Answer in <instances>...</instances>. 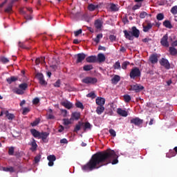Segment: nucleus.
I'll return each instance as SVG.
<instances>
[{"instance_id": "12", "label": "nucleus", "mask_w": 177, "mask_h": 177, "mask_svg": "<svg viewBox=\"0 0 177 177\" xmlns=\"http://www.w3.org/2000/svg\"><path fill=\"white\" fill-rule=\"evenodd\" d=\"M149 60L151 64H156L158 63V55L157 54H152L150 55Z\"/></svg>"}, {"instance_id": "43", "label": "nucleus", "mask_w": 177, "mask_h": 177, "mask_svg": "<svg viewBox=\"0 0 177 177\" xmlns=\"http://www.w3.org/2000/svg\"><path fill=\"white\" fill-rule=\"evenodd\" d=\"M164 14L163 13H158L156 15V19L157 20H158L159 21H161V20H164Z\"/></svg>"}, {"instance_id": "52", "label": "nucleus", "mask_w": 177, "mask_h": 177, "mask_svg": "<svg viewBox=\"0 0 177 177\" xmlns=\"http://www.w3.org/2000/svg\"><path fill=\"white\" fill-rule=\"evenodd\" d=\"M28 113H30V108L25 107L23 109L22 114L24 115H26Z\"/></svg>"}, {"instance_id": "11", "label": "nucleus", "mask_w": 177, "mask_h": 177, "mask_svg": "<svg viewBox=\"0 0 177 177\" xmlns=\"http://www.w3.org/2000/svg\"><path fill=\"white\" fill-rule=\"evenodd\" d=\"M131 124H133L136 127H140L143 124V120L139 118H135L130 120Z\"/></svg>"}, {"instance_id": "54", "label": "nucleus", "mask_w": 177, "mask_h": 177, "mask_svg": "<svg viewBox=\"0 0 177 177\" xmlns=\"http://www.w3.org/2000/svg\"><path fill=\"white\" fill-rule=\"evenodd\" d=\"M8 154L9 156H13V154H15V148H13V147L9 148Z\"/></svg>"}, {"instance_id": "26", "label": "nucleus", "mask_w": 177, "mask_h": 177, "mask_svg": "<svg viewBox=\"0 0 177 177\" xmlns=\"http://www.w3.org/2000/svg\"><path fill=\"white\" fill-rule=\"evenodd\" d=\"M164 27L166 28H173L172 24H171V21L169 20H165L162 23Z\"/></svg>"}, {"instance_id": "45", "label": "nucleus", "mask_w": 177, "mask_h": 177, "mask_svg": "<svg viewBox=\"0 0 177 177\" xmlns=\"http://www.w3.org/2000/svg\"><path fill=\"white\" fill-rule=\"evenodd\" d=\"M130 63L128 61L124 62L122 64V70H127V67H128V66H129Z\"/></svg>"}, {"instance_id": "58", "label": "nucleus", "mask_w": 177, "mask_h": 177, "mask_svg": "<svg viewBox=\"0 0 177 177\" xmlns=\"http://www.w3.org/2000/svg\"><path fill=\"white\" fill-rule=\"evenodd\" d=\"M61 111V114L63 117H67V110L66 109H60Z\"/></svg>"}, {"instance_id": "8", "label": "nucleus", "mask_w": 177, "mask_h": 177, "mask_svg": "<svg viewBox=\"0 0 177 177\" xmlns=\"http://www.w3.org/2000/svg\"><path fill=\"white\" fill-rule=\"evenodd\" d=\"M36 78L39 80L40 85H48V83L46 81H45V79L44 77V75L42 73H38L36 74Z\"/></svg>"}, {"instance_id": "37", "label": "nucleus", "mask_w": 177, "mask_h": 177, "mask_svg": "<svg viewBox=\"0 0 177 177\" xmlns=\"http://www.w3.org/2000/svg\"><path fill=\"white\" fill-rule=\"evenodd\" d=\"M28 88V84L27 83H23L19 85V88L21 91H26Z\"/></svg>"}, {"instance_id": "56", "label": "nucleus", "mask_w": 177, "mask_h": 177, "mask_svg": "<svg viewBox=\"0 0 177 177\" xmlns=\"http://www.w3.org/2000/svg\"><path fill=\"white\" fill-rule=\"evenodd\" d=\"M140 8H142V3H139L133 7V10H137V9H140Z\"/></svg>"}, {"instance_id": "36", "label": "nucleus", "mask_w": 177, "mask_h": 177, "mask_svg": "<svg viewBox=\"0 0 177 177\" xmlns=\"http://www.w3.org/2000/svg\"><path fill=\"white\" fill-rule=\"evenodd\" d=\"M6 81L8 84H12V82H15V81H17V77L15 76H12L11 77L6 79Z\"/></svg>"}, {"instance_id": "41", "label": "nucleus", "mask_w": 177, "mask_h": 177, "mask_svg": "<svg viewBox=\"0 0 177 177\" xmlns=\"http://www.w3.org/2000/svg\"><path fill=\"white\" fill-rule=\"evenodd\" d=\"M123 99L125 103H129L131 102V95H123Z\"/></svg>"}, {"instance_id": "57", "label": "nucleus", "mask_w": 177, "mask_h": 177, "mask_svg": "<svg viewBox=\"0 0 177 177\" xmlns=\"http://www.w3.org/2000/svg\"><path fill=\"white\" fill-rule=\"evenodd\" d=\"M41 160V155H37L35 157V164H38V162Z\"/></svg>"}, {"instance_id": "62", "label": "nucleus", "mask_w": 177, "mask_h": 177, "mask_svg": "<svg viewBox=\"0 0 177 177\" xmlns=\"http://www.w3.org/2000/svg\"><path fill=\"white\" fill-rule=\"evenodd\" d=\"M84 129H90L91 128V123L90 122H86L85 124L84 123Z\"/></svg>"}, {"instance_id": "1", "label": "nucleus", "mask_w": 177, "mask_h": 177, "mask_svg": "<svg viewBox=\"0 0 177 177\" xmlns=\"http://www.w3.org/2000/svg\"><path fill=\"white\" fill-rule=\"evenodd\" d=\"M115 165L118 164V156L114 150L108 149L104 151L97 152L91 156L90 160L82 167L83 171H93L99 169L104 165Z\"/></svg>"}, {"instance_id": "64", "label": "nucleus", "mask_w": 177, "mask_h": 177, "mask_svg": "<svg viewBox=\"0 0 177 177\" xmlns=\"http://www.w3.org/2000/svg\"><path fill=\"white\" fill-rule=\"evenodd\" d=\"M38 103H39V98L35 97V99H33L32 104H38Z\"/></svg>"}, {"instance_id": "31", "label": "nucleus", "mask_w": 177, "mask_h": 177, "mask_svg": "<svg viewBox=\"0 0 177 177\" xmlns=\"http://www.w3.org/2000/svg\"><path fill=\"white\" fill-rule=\"evenodd\" d=\"M99 8L98 5H94L93 3L89 4L88 6V10H90V12H93V10H95V9H97Z\"/></svg>"}, {"instance_id": "25", "label": "nucleus", "mask_w": 177, "mask_h": 177, "mask_svg": "<svg viewBox=\"0 0 177 177\" xmlns=\"http://www.w3.org/2000/svg\"><path fill=\"white\" fill-rule=\"evenodd\" d=\"M120 80H121V77H120V75H115L111 79V82L115 85V84H118V82H120Z\"/></svg>"}, {"instance_id": "20", "label": "nucleus", "mask_w": 177, "mask_h": 177, "mask_svg": "<svg viewBox=\"0 0 177 177\" xmlns=\"http://www.w3.org/2000/svg\"><path fill=\"white\" fill-rule=\"evenodd\" d=\"M97 62L99 63H103L106 62V56L103 53H99L97 57Z\"/></svg>"}, {"instance_id": "4", "label": "nucleus", "mask_w": 177, "mask_h": 177, "mask_svg": "<svg viewBox=\"0 0 177 177\" xmlns=\"http://www.w3.org/2000/svg\"><path fill=\"white\" fill-rule=\"evenodd\" d=\"M159 63L160 66L162 67L165 68L166 70H169L171 68V64H169V61L165 58H162L160 61Z\"/></svg>"}, {"instance_id": "21", "label": "nucleus", "mask_w": 177, "mask_h": 177, "mask_svg": "<svg viewBox=\"0 0 177 177\" xmlns=\"http://www.w3.org/2000/svg\"><path fill=\"white\" fill-rule=\"evenodd\" d=\"M30 133L32 135V136L37 138L38 139H39L41 136V133H39V131H37L35 129H30Z\"/></svg>"}, {"instance_id": "18", "label": "nucleus", "mask_w": 177, "mask_h": 177, "mask_svg": "<svg viewBox=\"0 0 177 177\" xmlns=\"http://www.w3.org/2000/svg\"><path fill=\"white\" fill-rule=\"evenodd\" d=\"M117 113L121 117H128V111L123 110L121 108H118L117 109Z\"/></svg>"}, {"instance_id": "53", "label": "nucleus", "mask_w": 177, "mask_h": 177, "mask_svg": "<svg viewBox=\"0 0 177 177\" xmlns=\"http://www.w3.org/2000/svg\"><path fill=\"white\" fill-rule=\"evenodd\" d=\"M62 84V82L60 80H57L55 83H54V86L55 88H60V84Z\"/></svg>"}, {"instance_id": "63", "label": "nucleus", "mask_w": 177, "mask_h": 177, "mask_svg": "<svg viewBox=\"0 0 177 177\" xmlns=\"http://www.w3.org/2000/svg\"><path fill=\"white\" fill-rule=\"evenodd\" d=\"M60 143L62 144V145H67V143H68V141L67 140V139H66V138H63V139H61L60 140Z\"/></svg>"}, {"instance_id": "46", "label": "nucleus", "mask_w": 177, "mask_h": 177, "mask_svg": "<svg viewBox=\"0 0 177 177\" xmlns=\"http://www.w3.org/2000/svg\"><path fill=\"white\" fill-rule=\"evenodd\" d=\"M75 106L76 107H77V109H82V110H84V109H85V107L84 106V104H82V102H76Z\"/></svg>"}, {"instance_id": "16", "label": "nucleus", "mask_w": 177, "mask_h": 177, "mask_svg": "<svg viewBox=\"0 0 177 177\" xmlns=\"http://www.w3.org/2000/svg\"><path fill=\"white\" fill-rule=\"evenodd\" d=\"M95 103L97 106H104V103H106V99L102 97H97L95 100Z\"/></svg>"}, {"instance_id": "32", "label": "nucleus", "mask_w": 177, "mask_h": 177, "mask_svg": "<svg viewBox=\"0 0 177 177\" xmlns=\"http://www.w3.org/2000/svg\"><path fill=\"white\" fill-rule=\"evenodd\" d=\"M2 169L3 171H4V172H11V173L15 172V168L13 167H2Z\"/></svg>"}, {"instance_id": "51", "label": "nucleus", "mask_w": 177, "mask_h": 177, "mask_svg": "<svg viewBox=\"0 0 177 177\" xmlns=\"http://www.w3.org/2000/svg\"><path fill=\"white\" fill-rule=\"evenodd\" d=\"M86 97H91V99H95L96 97V94L94 92H91L86 95Z\"/></svg>"}, {"instance_id": "55", "label": "nucleus", "mask_w": 177, "mask_h": 177, "mask_svg": "<svg viewBox=\"0 0 177 177\" xmlns=\"http://www.w3.org/2000/svg\"><path fill=\"white\" fill-rule=\"evenodd\" d=\"M147 16V12L142 11L140 13V19H145Z\"/></svg>"}, {"instance_id": "29", "label": "nucleus", "mask_w": 177, "mask_h": 177, "mask_svg": "<svg viewBox=\"0 0 177 177\" xmlns=\"http://www.w3.org/2000/svg\"><path fill=\"white\" fill-rule=\"evenodd\" d=\"M12 92L17 95H24V91L19 88H15L12 89Z\"/></svg>"}, {"instance_id": "9", "label": "nucleus", "mask_w": 177, "mask_h": 177, "mask_svg": "<svg viewBox=\"0 0 177 177\" xmlns=\"http://www.w3.org/2000/svg\"><path fill=\"white\" fill-rule=\"evenodd\" d=\"M36 78L39 80L40 85H48V83L46 81H45V79L44 77V75L42 73H38L36 74Z\"/></svg>"}, {"instance_id": "19", "label": "nucleus", "mask_w": 177, "mask_h": 177, "mask_svg": "<svg viewBox=\"0 0 177 177\" xmlns=\"http://www.w3.org/2000/svg\"><path fill=\"white\" fill-rule=\"evenodd\" d=\"M87 63H96L97 62V57L95 55H91L86 58Z\"/></svg>"}, {"instance_id": "33", "label": "nucleus", "mask_w": 177, "mask_h": 177, "mask_svg": "<svg viewBox=\"0 0 177 177\" xmlns=\"http://www.w3.org/2000/svg\"><path fill=\"white\" fill-rule=\"evenodd\" d=\"M110 9L112 12H118L119 10L118 6L113 3L110 4Z\"/></svg>"}, {"instance_id": "10", "label": "nucleus", "mask_w": 177, "mask_h": 177, "mask_svg": "<svg viewBox=\"0 0 177 177\" xmlns=\"http://www.w3.org/2000/svg\"><path fill=\"white\" fill-rule=\"evenodd\" d=\"M160 44L162 46H165V48H168V46H169V43L168 42V34L165 35L162 37Z\"/></svg>"}, {"instance_id": "22", "label": "nucleus", "mask_w": 177, "mask_h": 177, "mask_svg": "<svg viewBox=\"0 0 177 177\" xmlns=\"http://www.w3.org/2000/svg\"><path fill=\"white\" fill-rule=\"evenodd\" d=\"M29 145H30L31 146V148H30L31 151H35V150H37L38 145H37V142L35 141V139L32 138V142Z\"/></svg>"}, {"instance_id": "13", "label": "nucleus", "mask_w": 177, "mask_h": 177, "mask_svg": "<svg viewBox=\"0 0 177 177\" xmlns=\"http://www.w3.org/2000/svg\"><path fill=\"white\" fill-rule=\"evenodd\" d=\"M61 104L65 107V109H67L68 110H70L71 109H73V103H71L70 101L68 100H65V101H62L61 102Z\"/></svg>"}, {"instance_id": "34", "label": "nucleus", "mask_w": 177, "mask_h": 177, "mask_svg": "<svg viewBox=\"0 0 177 177\" xmlns=\"http://www.w3.org/2000/svg\"><path fill=\"white\" fill-rule=\"evenodd\" d=\"M81 127H84V122H79L74 129V132H78L81 129Z\"/></svg>"}, {"instance_id": "40", "label": "nucleus", "mask_w": 177, "mask_h": 177, "mask_svg": "<svg viewBox=\"0 0 177 177\" xmlns=\"http://www.w3.org/2000/svg\"><path fill=\"white\" fill-rule=\"evenodd\" d=\"M83 70L84 71H91V70H93V66L92 65H85L83 67Z\"/></svg>"}, {"instance_id": "44", "label": "nucleus", "mask_w": 177, "mask_h": 177, "mask_svg": "<svg viewBox=\"0 0 177 177\" xmlns=\"http://www.w3.org/2000/svg\"><path fill=\"white\" fill-rule=\"evenodd\" d=\"M0 62L3 64H6V63H9V59L5 57H1Z\"/></svg>"}, {"instance_id": "14", "label": "nucleus", "mask_w": 177, "mask_h": 177, "mask_svg": "<svg viewBox=\"0 0 177 177\" xmlns=\"http://www.w3.org/2000/svg\"><path fill=\"white\" fill-rule=\"evenodd\" d=\"M77 60L76 63H82L84 60H85V57H86V55L84 54L83 53H78L77 55Z\"/></svg>"}, {"instance_id": "17", "label": "nucleus", "mask_w": 177, "mask_h": 177, "mask_svg": "<svg viewBox=\"0 0 177 177\" xmlns=\"http://www.w3.org/2000/svg\"><path fill=\"white\" fill-rule=\"evenodd\" d=\"M94 26L97 30H102V27H103V21L101 19H96Z\"/></svg>"}, {"instance_id": "27", "label": "nucleus", "mask_w": 177, "mask_h": 177, "mask_svg": "<svg viewBox=\"0 0 177 177\" xmlns=\"http://www.w3.org/2000/svg\"><path fill=\"white\" fill-rule=\"evenodd\" d=\"M95 111L97 114H98V115H100L102 113L104 112V106H97Z\"/></svg>"}, {"instance_id": "48", "label": "nucleus", "mask_w": 177, "mask_h": 177, "mask_svg": "<svg viewBox=\"0 0 177 177\" xmlns=\"http://www.w3.org/2000/svg\"><path fill=\"white\" fill-rule=\"evenodd\" d=\"M19 47L21 48V49H27L28 50L30 49V47H26V45L21 41L19 42Z\"/></svg>"}, {"instance_id": "59", "label": "nucleus", "mask_w": 177, "mask_h": 177, "mask_svg": "<svg viewBox=\"0 0 177 177\" xmlns=\"http://www.w3.org/2000/svg\"><path fill=\"white\" fill-rule=\"evenodd\" d=\"M109 39H110L111 42H114L117 39V37L114 35H111L109 36Z\"/></svg>"}, {"instance_id": "50", "label": "nucleus", "mask_w": 177, "mask_h": 177, "mask_svg": "<svg viewBox=\"0 0 177 177\" xmlns=\"http://www.w3.org/2000/svg\"><path fill=\"white\" fill-rule=\"evenodd\" d=\"M109 133H110L111 136H113V138H115V136H117V133H115V130H114L113 129H109Z\"/></svg>"}, {"instance_id": "42", "label": "nucleus", "mask_w": 177, "mask_h": 177, "mask_svg": "<svg viewBox=\"0 0 177 177\" xmlns=\"http://www.w3.org/2000/svg\"><path fill=\"white\" fill-rule=\"evenodd\" d=\"M40 122H41V119L37 118L33 122L30 123V125L32 127H37V125H38V124H39Z\"/></svg>"}, {"instance_id": "3", "label": "nucleus", "mask_w": 177, "mask_h": 177, "mask_svg": "<svg viewBox=\"0 0 177 177\" xmlns=\"http://www.w3.org/2000/svg\"><path fill=\"white\" fill-rule=\"evenodd\" d=\"M142 75V72L138 67H134L131 69L129 77L131 80H135V78H139Z\"/></svg>"}, {"instance_id": "7", "label": "nucleus", "mask_w": 177, "mask_h": 177, "mask_svg": "<svg viewBox=\"0 0 177 177\" xmlns=\"http://www.w3.org/2000/svg\"><path fill=\"white\" fill-rule=\"evenodd\" d=\"M36 78L39 80L40 85H48V83L46 81H45V79L44 77V75L42 73H38L36 74Z\"/></svg>"}, {"instance_id": "24", "label": "nucleus", "mask_w": 177, "mask_h": 177, "mask_svg": "<svg viewBox=\"0 0 177 177\" xmlns=\"http://www.w3.org/2000/svg\"><path fill=\"white\" fill-rule=\"evenodd\" d=\"M49 136V133L48 132H41L40 133V137L39 139H41L43 142H46V138Z\"/></svg>"}, {"instance_id": "38", "label": "nucleus", "mask_w": 177, "mask_h": 177, "mask_svg": "<svg viewBox=\"0 0 177 177\" xmlns=\"http://www.w3.org/2000/svg\"><path fill=\"white\" fill-rule=\"evenodd\" d=\"M114 70H121V64L120 61H117L113 65Z\"/></svg>"}, {"instance_id": "2", "label": "nucleus", "mask_w": 177, "mask_h": 177, "mask_svg": "<svg viewBox=\"0 0 177 177\" xmlns=\"http://www.w3.org/2000/svg\"><path fill=\"white\" fill-rule=\"evenodd\" d=\"M123 32L125 38L129 41H133V37L134 38H138L139 35H140V31L136 28V26H133L130 31L125 30Z\"/></svg>"}, {"instance_id": "23", "label": "nucleus", "mask_w": 177, "mask_h": 177, "mask_svg": "<svg viewBox=\"0 0 177 177\" xmlns=\"http://www.w3.org/2000/svg\"><path fill=\"white\" fill-rule=\"evenodd\" d=\"M4 114L6 117H7L8 120L12 121V120H15V114L9 113V111H4Z\"/></svg>"}, {"instance_id": "5", "label": "nucleus", "mask_w": 177, "mask_h": 177, "mask_svg": "<svg viewBox=\"0 0 177 177\" xmlns=\"http://www.w3.org/2000/svg\"><path fill=\"white\" fill-rule=\"evenodd\" d=\"M82 82L84 84H95L97 82V79L96 77H86L82 80Z\"/></svg>"}, {"instance_id": "39", "label": "nucleus", "mask_w": 177, "mask_h": 177, "mask_svg": "<svg viewBox=\"0 0 177 177\" xmlns=\"http://www.w3.org/2000/svg\"><path fill=\"white\" fill-rule=\"evenodd\" d=\"M176 156V153H175V152H174V150L171 149L169 151V153H167L166 156L168 158H171V157H175Z\"/></svg>"}, {"instance_id": "6", "label": "nucleus", "mask_w": 177, "mask_h": 177, "mask_svg": "<svg viewBox=\"0 0 177 177\" xmlns=\"http://www.w3.org/2000/svg\"><path fill=\"white\" fill-rule=\"evenodd\" d=\"M130 91H134L136 93H138V92H140V91H143V89H145V87L140 84H133L130 86Z\"/></svg>"}, {"instance_id": "61", "label": "nucleus", "mask_w": 177, "mask_h": 177, "mask_svg": "<svg viewBox=\"0 0 177 177\" xmlns=\"http://www.w3.org/2000/svg\"><path fill=\"white\" fill-rule=\"evenodd\" d=\"M64 121V125H70L71 124V121L68 119H63Z\"/></svg>"}, {"instance_id": "30", "label": "nucleus", "mask_w": 177, "mask_h": 177, "mask_svg": "<svg viewBox=\"0 0 177 177\" xmlns=\"http://www.w3.org/2000/svg\"><path fill=\"white\" fill-rule=\"evenodd\" d=\"M169 52L171 56H176L177 55V50L174 47H169Z\"/></svg>"}, {"instance_id": "49", "label": "nucleus", "mask_w": 177, "mask_h": 177, "mask_svg": "<svg viewBox=\"0 0 177 177\" xmlns=\"http://www.w3.org/2000/svg\"><path fill=\"white\" fill-rule=\"evenodd\" d=\"M170 12L172 13V15H177V6H173Z\"/></svg>"}, {"instance_id": "15", "label": "nucleus", "mask_w": 177, "mask_h": 177, "mask_svg": "<svg viewBox=\"0 0 177 177\" xmlns=\"http://www.w3.org/2000/svg\"><path fill=\"white\" fill-rule=\"evenodd\" d=\"M142 31L144 32H149L151 28H153V24L150 22H147V25H142Z\"/></svg>"}, {"instance_id": "28", "label": "nucleus", "mask_w": 177, "mask_h": 177, "mask_svg": "<svg viewBox=\"0 0 177 177\" xmlns=\"http://www.w3.org/2000/svg\"><path fill=\"white\" fill-rule=\"evenodd\" d=\"M71 117L73 120H80V118L81 117V113H80V112H73L72 113Z\"/></svg>"}, {"instance_id": "47", "label": "nucleus", "mask_w": 177, "mask_h": 177, "mask_svg": "<svg viewBox=\"0 0 177 177\" xmlns=\"http://www.w3.org/2000/svg\"><path fill=\"white\" fill-rule=\"evenodd\" d=\"M47 160L48 161H53L55 162L56 161V156L55 155H50L47 157Z\"/></svg>"}, {"instance_id": "35", "label": "nucleus", "mask_w": 177, "mask_h": 177, "mask_svg": "<svg viewBox=\"0 0 177 177\" xmlns=\"http://www.w3.org/2000/svg\"><path fill=\"white\" fill-rule=\"evenodd\" d=\"M13 8V4L10 2L8 5V7L5 9L6 13H10L12 12V9Z\"/></svg>"}, {"instance_id": "60", "label": "nucleus", "mask_w": 177, "mask_h": 177, "mask_svg": "<svg viewBox=\"0 0 177 177\" xmlns=\"http://www.w3.org/2000/svg\"><path fill=\"white\" fill-rule=\"evenodd\" d=\"M75 37H78L80 34H82V29H79L78 30H76L74 32Z\"/></svg>"}]
</instances>
